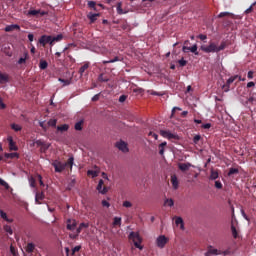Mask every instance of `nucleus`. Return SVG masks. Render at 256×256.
I'll return each instance as SVG.
<instances>
[{
  "label": "nucleus",
  "mask_w": 256,
  "mask_h": 256,
  "mask_svg": "<svg viewBox=\"0 0 256 256\" xmlns=\"http://www.w3.org/2000/svg\"><path fill=\"white\" fill-rule=\"evenodd\" d=\"M52 165L56 173H62L63 171L66 170L67 167H69L70 170H72L74 165V157L73 156L69 157L67 162L65 163L57 161V162H53Z\"/></svg>",
  "instance_id": "1"
},
{
  "label": "nucleus",
  "mask_w": 256,
  "mask_h": 256,
  "mask_svg": "<svg viewBox=\"0 0 256 256\" xmlns=\"http://www.w3.org/2000/svg\"><path fill=\"white\" fill-rule=\"evenodd\" d=\"M128 239L133 242L135 248L143 250V246L141 245L142 238L138 232H130Z\"/></svg>",
  "instance_id": "2"
},
{
  "label": "nucleus",
  "mask_w": 256,
  "mask_h": 256,
  "mask_svg": "<svg viewBox=\"0 0 256 256\" xmlns=\"http://www.w3.org/2000/svg\"><path fill=\"white\" fill-rule=\"evenodd\" d=\"M161 137H164V139H168L169 141H172L174 139L175 141H180V136L178 134H174L169 130H160Z\"/></svg>",
  "instance_id": "3"
},
{
  "label": "nucleus",
  "mask_w": 256,
  "mask_h": 256,
  "mask_svg": "<svg viewBox=\"0 0 256 256\" xmlns=\"http://www.w3.org/2000/svg\"><path fill=\"white\" fill-rule=\"evenodd\" d=\"M228 254H229L228 251H223L222 252L221 250L213 248V246H209L207 252L205 253V255H207V256H211V255H213V256H218V255L227 256Z\"/></svg>",
  "instance_id": "4"
},
{
  "label": "nucleus",
  "mask_w": 256,
  "mask_h": 256,
  "mask_svg": "<svg viewBox=\"0 0 256 256\" xmlns=\"http://www.w3.org/2000/svg\"><path fill=\"white\" fill-rule=\"evenodd\" d=\"M169 242V238L165 235H160L156 239V245L159 249H164Z\"/></svg>",
  "instance_id": "5"
},
{
  "label": "nucleus",
  "mask_w": 256,
  "mask_h": 256,
  "mask_svg": "<svg viewBox=\"0 0 256 256\" xmlns=\"http://www.w3.org/2000/svg\"><path fill=\"white\" fill-rule=\"evenodd\" d=\"M201 50L206 53H216L218 52V45L214 42H210L208 46H201Z\"/></svg>",
  "instance_id": "6"
},
{
  "label": "nucleus",
  "mask_w": 256,
  "mask_h": 256,
  "mask_svg": "<svg viewBox=\"0 0 256 256\" xmlns=\"http://www.w3.org/2000/svg\"><path fill=\"white\" fill-rule=\"evenodd\" d=\"M96 190L101 195H106L109 191L108 188L106 186H104V180L103 179L99 180L98 185L96 187Z\"/></svg>",
  "instance_id": "7"
},
{
  "label": "nucleus",
  "mask_w": 256,
  "mask_h": 256,
  "mask_svg": "<svg viewBox=\"0 0 256 256\" xmlns=\"http://www.w3.org/2000/svg\"><path fill=\"white\" fill-rule=\"evenodd\" d=\"M39 43H40L42 46H46V44L53 45V43H54L53 37H52V36H47V35H42V36L39 38Z\"/></svg>",
  "instance_id": "8"
},
{
  "label": "nucleus",
  "mask_w": 256,
  "mask_h": 256,
  "mask_svg": "<svg viewBox=\"0 0 256 256\" xmlns=\"http://www.w3.org/2000/svg\"><path fill=\"white\" fill-rule=\"evenodd\" d=\"M77 225H78V223L75 219H67L66 220V229L68 231H71V232L75 231L77 228Z\"/></svg>",
  "instance_id": "9"
},
{
  "label": "nucleus",
  "mask_w": 256,
  "mask_h": 256,
  "mask_svg": "<svg viewBox=\"0 0 256 256\" xmlns=\"http://www.w3.org/2000/svg\"><path fill=\"white\" fill-rule=\"evenodd\" d=\"M115 146L119 151H122V153H128L129 151L128 144L124 141L116 142Z\"/></svg>",
  "instance_id": "10"
},
{
  "label": "nucleus",
  "mask_w": 256,
  "mask_h": 256,
  "mask_svg": "<svg viewBox=\"0 0 256 256\" xmlns=\"http://www.w3.org/2000/svg\"><path fill=\"white\" fill-rule=\"evenodd\" d=\"M8 147L9 151H18V146L16 145V142H14L12 136L7 137Z\"/></svg>",
  "instance_id": "11"
},
{
  "label": "nucleus",
  "mask_w": 256,
  "mask_h": 256,
  "mask_svg": "<svg viewBox=\"0 0 256 256\" xmlns=\"http://www.w3.org/2000/svg\"><path fill=\"white\" fill-rule=\"evenodd\" d=\"M192 167V164L190 162H187V163H178V169L185 173V172H188Z\"/></svg>",
  "instance_id": "12"
},
{
  "label": "nucleus",
  "mask_w": 256,
  "mask_h": 256,
  "mask_svg": "<svg viewBox=\"0 0 256 256\" xmlns=\"http://www.w3.org/2000/svg\"><path fill=\"white\" fill-rule=\"evenodd\" d=\"M238 77H239L238 75H236V76H234V77H230V78L227 80L226 84L223 85L224 91L228 92V91L230 90V85H231L232 83H234L235 80H236Z\"/></svg>",
  "instance_id": "13"
},
{
  "label": "nucleus",
  "mask_w": 256,
  "mask_h": 256,
  "mask_svg": "<svg viewBox=\"0 0 256 256\" xmlns=\"http://www.w3.org/2000/svg\"><path fill=\"white\" fill-rule=\"evenodd\" d=\"M101 14L100 13H91L89 12L87 14V18L90 20V24H93L97 21L98 17H100Z\"/></svg>",
  "instance_id": "14"
},
{
  "label": "nucleus",
  "mask_w": 256,
  "mask_h": 256,
  "mask_svg": "<svg viewBox=\"0 0 256 256\" xmlns=\"http://www.w3.org/2000/svg\"><path fill=\"white\" fill-rule=\"evenodd\" d=\"M45 199V194L44 192H36L35 193V203L37 205H41L40 201H43Z\"/></svg>",
  "instance_id": "15"
},
{
  "label": "nucleus",
  "mask_w": 256,
  "mask_h": 256,
  "mask_svg": "<svg viewBox=\"0 0 256 256\" xmlns=\"http://www.w3.org/2000/svg\"><path fill=\"white\" fill-rule=\"evenodd\" d=\"M36 251V247L34 243H27L26 247H25V252L27 254H33Z\"/></svg>",
  "instance_id": "16"
},
{
  "label": "nucleus",
  "mask_w": 256,
  "mask_h": 256,
  "mask_svg": "<svg viewBox=\"0 0 256 256\" xmlns=\"http://www.w3.org/2000/svg\"><path fill=\"white\" fill-rule=\"evenodd\" d=\"M0 218L4 220L7 223H13L14 220L12 218H9L7 213L3 210H0Z\"/></svg>",
  "instance_id": "17"
},
{
  "label": "nucleus",
  "mask_w": 256,
  "mask_h": 256,
  "mask_svg": "<svg viewBox=\"0 0 256 256\" xmlns=\"http://www.w3.org/2000/svg\"><path fill=\"white\" fill-rule=\"evenodd\" d=\"M171 184L174 190H178L179 188V180L176 175L171 176Z\"/></svg>",
  "instance_id": "18"
},
{
  "label": "nucleus",
  "mask_w": 256,
  "mask_h": 256,
  "mask_svg": "<svg viewBox=\"0 0 256 256\" xmlns=\"http://www.w3.org/2000/svg\"><path fill=\"white\" fill-rule=\"evenodd\" d=\"M41 15V16H44V15H46L47 14V12H45V11H41V10H29L28 12H27V15H29V16H37V15Z\"/></svg>",
  "instance_id": "19"
},
{
  "label": "nucleus",
  "mask_w": 256,
  "mask_h": 256,
  "mask_svg": "<svg viewBox=\"0 0 256 256\" xmlns=\"http://www.w3.org/2000/svg\"><path fill=\"white\" fill-rule=\"evenodd\" d=\"M88 228H89L88 223H84V222L80 223L78 228L76 229L77 235H80L82 233L83 229H88Z\"/></svg>",
  "instance_id": "20"
},
{
  "label": "nucleus",
  "mask_w": 256,
  "mask_h": 256,
  "mask_svg": "<svg viewBox=\"0 0 256 256\" xmlns=\"http://www.w3.org/2000/svg\"><path fill=\"white\" fill-rule=\"evenodd\" d=\"M167 145H168L167 142H162L161 144L158 145L159 155H161V157H164V155H165V147H167Z\"/></svg>",
  "instance_id": "21"
},
{
  "label": "nucleus",
  "mask_w": 256,
  "mask_h": 256,
  "mask_svg": "<svg viewBox=\"0 0 256 256\" xmlns=\"http://www.w3.org/2000/svg\"><path fill=\"white\" fill-rule=\"evenodd\" d=\"M175 224H176V226H180V229L181 230H184V228H185V225H184V220H183V218L182 217H175Z\"/></svg>",
  "instance_id": "22"
},
{
  "label": "nucleus",
  "mask_w": 256,
  "mask_h": 256,
  "mask_svg": "<svg viewBox=\"0 0 256 256\" xmlns=\"http://www.w3.org/2000/svg\"><path fill=\"white\" fill-rule=\"evenodd\" d=\"M9 82V75L6 73L0 72V84Z\"/></svg>",
  "instance_id": "23"
},
{
  "label": "nucleus",
  "mask_w": 256,
  "mask_h": 256,
  "mask_svg": "<svg viewBox=\"0 0 256 256\" xmlns=\"http://www.w3.org/2000/svg\"><path fill=\"white\" fill-rule=\"evenodd\" d=\"M14 30H20V26L17 24H14V25H8L4 28V31H6V32H11Z\"/></svg>",
  "instance_id": "24"
},
{
  "label": "nucleus",
  "mask_w": 256,
  "mask_h": 256,
  "mask_svg": "<svg viewBox=\"0 0 256 256\" xmlns=\"http://www.w3.org/2000/svg\"><path fill=\"white\" fill-rule=\"evenodd\" d=\"M224 17H231L232 19H237L236 15L229 13V12H221L218 15V18H224Z\"/></svg>",
  "instance_id": "25"
},
{
  "label": "nucleus",
  "mask_w": 256,
  "mask_h": 256,
  "mask_svg": "<svg viewBox=\"0 0 256 256\" xmlns=\"http://www.w3.org/2000/svg\"><path fill=\"white\" fill-rule=\"evenodd\" d=\"M27 59H29V54H28V52H24L23 57L19 58L17 63L24 64V63H26Z\"/></svg>",
  "instance_id": "26"
},
{
  "label": "nucleus",
  "mask_w": 256,
  "mask_h": 256,
  "mask_svg": "<svg viewBox=\"0 0 256 256\" xmlns=\"http://www.w3.org/2000/svg\"><path fill=\"white\" fill-rule=\"evenodd\" d=\"M70 126L68 124H63L60 126H57V131H60V133H64L65 131H69Z\"/></svg>",
  "instance_id": "27"
},
{
  "label": "nucleus",
  "mask_w": 256,
  "mask_h": 256,
  "mask_svg": "<svg viewBox=\"0 0 256 256\" xmlns=\"http://www.w3.org/2000/svg\"><path fill=\"white\" fill-rule=\"evenodd\" d=\"M113 227H121L122 225V218L121 217H114L113 218V223H112Z\"/></svg>",
  "instance_id": "28"
},
{
  "label": "nucleus",
  "mask_w": 256,
  "mask_h": 256,
  "mask_svg": "<svg viewBox=\"0 0 256 256\" xmlns=\"http://www.w3.org/2000/svg\"><path fill=\"white\" fill-rule=\"evenodd\" d=\"M217 179H219V173H218V171L211 170V174H210L209 180L215 181V180H217Z\"/></svg>",
  "instance_id": "29"
},
{
  "label": "nucleus",
  "mask_w": 256,
  "mask_h": 256,
  "mask_svg": "<svg viewBox=\"0 0 256 256\" xmlns=\"http://www.w3.org/2000/svg\"><path fill=\"white\" fill-rule=\"evenodd\" d=\"M239 173H240V170L238 168H230L228 172V177L238 175Z\"/></svg>",
  "instance_id": "30"
},
{
  "label": "nucleus",
  "mask_w": 256,
  "mask_h": 256,
  "mask_svg": "<svg viewBox=\"0 0 256 256\" xmlns=\"http://www.w3.org/2000/svg\"><path fill=\"white\" fill-rule=\"evenodd\" d=\"M174 205H175V202H174L173 199H165V201H164V206L165 207L172 208V207H174Z\"/></svg>",
  "instance_id": "31"
},
{
  "label": "nucleus",
  "mask_w": 256,
  "mask_h": 256,
  "mask_svg": "<svg viewBox=\"0 0 256 256\" xmlns=\"http://www.w3.org/2000/svg\"><path fill=\"white\" fill-rule=\"evenodd\" d=\"M231 232L234 239H238L239 233L235 225H231Z\"/></svg>",
  "instance_id": "32"
},
{
  "label": "nucleus",
  "mask_w": 256,
  "mask_h": 256,
  "mask_svg": "<svg viewBox=\"0 0 256 256\" xmlns=\"http://www.w3.org/2000/svg\"><path fill=\"white\" fill-rule=\"evenodd\" d=\"M4 157L6 159H15V157H19V154L17 152L5 153Z\"/></svg>",
  "instance_id": "33"
},
{
  "label": "nucleus",
  "mask_w": 256,
  "mask_h": 256,
  "mask_svg": "<svg viewBox=\"0 0 256 256\" xmlns=\"http://www.w3.org/2000/svg\"><path fill=\"white\" fill-rule=\"evenodd\" d=\"M4 232H6L8 235L12 236L13 235V229L10 225H4L3 226Z\"/></svg>",
  "instance_id": "34"
},
{
  "label": "nucleus",
  "mask_w": 256,
  "mask_h": 256,
  "mask_svg": "<svg viewBox=\"0 0 256 256\" xmlns=\"http://www.w3.org/2000/svg\"><path fill=\"white\" fill-rule=\"evenodd\" d=\"M110 79L108 76H106L104 73L100 74L98 76V81L99 82H108Z\"/></svg>",
  "instance_id": "35"
},
{
  "label": "nucleus",
  "mask_w": 256,
  "mask_h": 256,
  "mask_svg": "<svg viewBox=\"0 0 256 256\" xmlns=\"http://www.w3.org/2000/svg\"><path fill=\"white\" fill-rule=\"evenodd\" d=\"M228 46V43L226 41H222L220 46H217V51L220 52V51H223L227 48Z\"/></svg>",
  "instance_id": "36"
},
{
  "label": "nucleus",
  "mask_w": 256,
  "mask_h": 256,
  "mask_svg": "<svg viewBox=\"0 0 256 256\" xmlns=\"http://www.w3.org/2000/svg\"><path fill=\"white\" fill-rule=\"evenodd\" d=\"M83 123H84V122H83L82 120L79 121V122H76L75 125H74L75 131H82V129H83V127H82Z\"/></svg>",
  "instance_id": "37"
},
{
  "label": "nucleus",
  "mask_w": 256,
  "mask_h": 256,
  "mask_svg": "<svg viewBox=\"0 0 256 256\" xmlns=\"http://www.w3.org/2000/svg\"><path fill=\"white\" fill-rule=\"evenodd\" d=\"M39 68L42 70H45L48 68V62L45 60H40L39 62Z\"/></svg>",
  "instance_id": "38"
},
{
  "label": "nucleus",
  "mask_w": 256,
  "mask_h": 256,
  "mask_svg": "<svg viewBox=\"0 0 256 256\" xmlns=\"http://www.w3.org/2000/svg\"><path fill=\"white\" fill-rule=\"evenodd\" d=\"M116 10H117V13L120 14V15H123V14L127 13V12H124V10L122 9V3L121 2H119L117 4Z\"/></svg>",
  "instance_id": "39"
},
{
  "label": "nucleus",
  "mask_w": 256,
  "mask_h": 256,
  "mask_svg": "<svg viewBox=\"0 0 256 256\" xmlns=\"http://www.w3.org/2000/svg\"><path fill=\"white\" fill-rule=\"evenodd\" d=\"M81 249H82V247H81L80 245L75 246L74 248H72V251H71V253H70V256H75V254H76L77 252H80Z\"/></svg>",
  "instance_id": "40"
},
{
  "label": "nucleus",
  "mask_w": 256,
  "mask_h": 256,
  "mask_svg": "<svg viewBox=\"0 0 256 256\" xmlns=\"http://www.w3.org/2000/svg\"><path fill=\"white\" fill-rule=\"evenodd\" d=\"M87 5H88V7H89L90 9H92V10H94V11H97V7H96L97 3H96V2H94V1H88Z\"/></svg>",
  "instance_id": "41"
},
{
  "label": "nucleus",
  "mask_w": 256,
  "mask_h": 256,
  "mask_svg": "<svg viewBox=\"0 0 256 256\" xmlns=\"http://www.w3.org/2000/svg\"><path fill=\"white\" fill-rule=\"evenodd\" d=\"M87 176H91L92 178H97L98 177V172L95 170H88L87 171Z\"/></svg>",
  "instance_id": "42"
},
{
  "label": "nucleus",
  "mask_w": 256,
  "mask_h": 256,
  "mask_svg": "<svg viewBox=\"0 0 256 256\" xmlns=\"http://www.w3.org/2000/svg\"><path fill=\"white\" fill-rule=\"evenodd\" d=\"M89 68V63L84 64L82 67L79 69V74L83 75L84 72Z\"/></svg>",
  "instance_id": "43"
},
{
  "label": "nucleus",
  "mask_w": 256,
  "mask_h": 256,
  "mask_svg": "<svg viewBox=\"0 0 256 256\" xmlns=\"http://www.w3.org/2000/svg\"><path fill=\"white\" fill-rule=\"evenodd\" d=\"M122 207H123V208H126V209H130V208L133 207V204H132V202H130V201H124V202L122 203Z\"/></svg>",
  "instance_id": "44"
},
{
  "label": "nucleus",
  "mask_w": 256,
  "mask_h": 256,
  "mask_svg": "<svg viewBox=\"0 0 256 256\" xmlns=\"http://www.w3.org/2000/svg\"><path fill=\"white\" fill-rule=\"evenodd\" d=\"M0 186L5 187V190L10 189L9 184L5 180H3L2 178H0Z\"/></svg>",
  "instance_id": "45"
},
{
  "label": "nucleus",
  "mask_w": 256,
  "mask_h": 256,
  "mask_svg": "<svg viewBox=\"0 0 256 256\" xmlns=\"http://www.w3.org/2000/svg\"><path fill=\"white\" fill-rule=\"evenodd\" d=\"M47 125H48V127H56V125H57V119H50V120L47 122Z\"/></svg>",
  "instance_id": "46"
},
{
  "label": "nucleus",
  "mask_w": 256,
  "mask_h": 256,
  "mask_svg": "<svg viewBox=\"0 0 256 256\" xmlns=\"http://www.w3.org/2000/svg\"><path fill=\"white\" fill-rule=\"evenodd\" d=\"M201 139H202V136H201V135H195V136L193 137V143H194V145H198V143H199V141H201Z\"/></svg>",
  "instance_id": "47"
},
{
  "label": "nucleus",
  "mask_w": 256,
  "mask_h": 256,
  "mask_svg": "<svg viewBox=\"0 0 256 256\" xmlns=\"http://www.w3.org/2000/svg\"><path fill=\"white\" fill-rule=\"evenodd\" d=\"M11 129H13V131H22V127L18 124H11Z\"/></svg>",
  "instance_id": "48"
},
{
  "label": "nucleus",
  "mask_w": 256,
  "mask_h": 256,
  "mask_svg": "<svg viewBox=\"0 0 256 256\" xmlns=\"http://www.w3.org/2000/svg\"><path fill=\"white\" fill-rule=\"evenodd\" d=\"M190 51L192 53H194L195 55H199L198 46L197 45H193L192 47H190Z\"/></svg>",
  "instance_id": "49"
},
{
  "label": "nucleus",
  "mask_w": 256,
  "mask_h": 256,
  "mask_svg": "<svg viewBox=\"0 0 256 256\" xmlns=\"http://www.w3.org/2000/svg\"><path fill=\"white\" fill-rule=\"evenodd\" d=\"M120 59H119V57L118 56H116V57H114V59H111V60H107V61H102V63L103 64H107V63H115V62H117V61H119Z\"/></svg>",
  "instance_id": "50"
},
{
  "label": "nucleus",
  "mask_w": 256,
  "mask_h": 256,
  "mask_svg": "<svg viewBox=\"0 0 256 256\" xmlns=\"http://www.w3.org/2000/svg\"><path fill=\"white\" fill-rule=\"evenodd\" d=\"M187 63L188 62L184 58L178 60V64L180 67H185L187 65Z\"/></svg>",
  "instance_id": "51"
},
{
  "label": "nucleus",
  "mask_w": 256,
  "mask_h": 256,
  "mask_svg": "<svg viewBox=\"0 0 256 256\" xmlns=\"http://www.w3.org/2000/svg\"><path fill=\"white\" fill-rule=\"evenodd\" d=\"M215 188L218 190H222L223 189V184L221 181H215Z\"/></svg>",
  "instance_id": "52"
},
{
  "label": "nucleus",
  "mask_w": 256,
  "mask_h": 256,
  "mask_svg": "<svg viewBox=\"0 0 256 256\" xmlns=\"http://www.w3.org/2000/svg\"><path fill=\"white\" fill-rule=\"evenodd\" d=\"M29 183H30V187L31 188H36V180H35V178L31 177L29 179Z\"/></svg>",
  "instance_id": "53"
},
{
  "label": "nucleus",
  "mask_w": 256,
  "mask_h": 256,
  "mask_svg": "<svg viewBox=\"0 0 256 256\" xmlns=\"http://www.w3.org/2000/svg\"><path fill=\"white\" fill-rule=\"evenodd\" d=\"M78 237H79L78 232H76V233H70V234H69V238H70L71 240H76Z\"/></svg>",
  "instance_id": "54"
},
{
  "label": "nucleus",
  "mask_w": 256,
  "mask_h": 256,
  "mask_svg": "<svg viewBox=\"0 0 256 256\" xmlns=\"http://www.w3.org/2000/svg\"><path fill=\"white\" fill-rule=\"evenodd\" d=\"M101 204L105 208H110L111 207V204L107 200H102Z\"/></svg>",
  "instance_id": "55"
},
{
  "label": "nucleus",
  "mask_w": 256,
  "mask_h": 256,
  "mask_svg": "<svg viewBox=\"0 0 256 256\" xmlns=\"http://www.w3.org/2000/svg\"><path fill=\"white\" fill-rule=\"evenodd\" d=\"M256 5V2H254L248 9H246L245 13L249 14L253 12V7Z\"/></svg>",
  "instance_id": "56"
},
{
  "label": "nucleus",
  "mask_w": 256,
  "mask_h": 256,
  "mask_svg": "<svg viewBox=\"0 0 256 256\" xmlns=\"http://www.w3.org/2000/svg\"><path fill=\"white\" fill-rule=\"evenodd\" d=\"M149 137H153L155 139V141H158V134L154 133V132H149L148 133Z\"/></svg>",
  "instance_id": "57"
},
{
  "label": "nucleus",
  "mask_w": 256,
  "mask_h": 256,
  "mask_svg": "<svg viewBox=\"0 0 256 256\" xmlns=\"http://www.w3.org/2000/svg\"><path fill=\"white\" fill-rule=\"evenodd\" d=\"M126 100H127V96L126 95H121L119 97V103H125Z\"/></svg>",
  "instance_id": "58"
},
{
  "label": "nucleus",
  "mask_w": 256,
  "mask_h": 256,
  "mask_svg": "<svg viewBox=\"0 0 256 256\" xmlns=\"http://www.w3.org/2000/svg\"><path fill=\"white\" fill-rule=\"evenodd\" d=\"M223 23L226 27H229L233 24V22L231 20H228V19H225Z\"/></svg>",
  "instance_id": "59"
},
{
  "label": "nucleus",
  "mask_w": 256,
  "mask_h": 256,
  "mask_svg": "<svg viewBox=\"0 0 256 256\" xmlns=\"http://www.w3.org/2000/svg\"><path fill=\"white\" fill-rule=\"evenodd\" d=\"M53 42L55 41H61L63 39V35H57L56 37H52Z\"/></svg>",
  "instance_id": "60"
},
{
  "label": "nucleus",
  "mask_w": 256,
  "mask_h": 256,
  "mask_svg": "<svg viewBox=\"0 0 256 256\" xmlns=\"http://www.w3.org/2000/svg\"><path fill=\"white\" fill-rule=\"evenodd\" d=\"M211 127H212V124H211V123H206V124H203V125L201 126L202 129H211Z\"/></svg>",
  "instance_id": "61"
},
{
  "label": "nucleus",
  "mask_w": 256,
  "mask_h": 256,
  "mask_svg": "<svg viewBox=\"0 0 256 256\" xmlns=\"http://www.w3.org/2000/svg\"><path fill=\"white\" fill-rule=\"evenodd\" d=\"M100 99V94H96L92 97V101L95 102V101H98Z\"/></svg>",
  "instance_id": "62"
},
{
  "label": "nucleus",
  "mask_w": 256,
  "mask_h": 256,
  "mask_svg": "<svg viewBox=\"0 0 256 256\" xmlns=\"http://www.w3.org/2000/svg\"><path fill=\"white\" fill-rule=\"evenodd\" d=\"M198 38H199L200 40L205 41L208 37H207V35L200 34V35H198Z\"/></svg>",
  "instance_id": "63"
},
{
  "label": "nucleus",
  "mask_w": 256,
  "mask_h": 256,
  "mask_svg": "<svg viewBox=\"0 0 256 256\" xmlns=\"http://www.w3.org/2000/svg\"><path fill=\"white\" fill-rule=\"evenodd\" d=\"M182 51L185 52V53H188V52L190 51V47L184 46V47L182 48Z\"/></svg>",
  "instance_id": "64"
}]
</instances>
